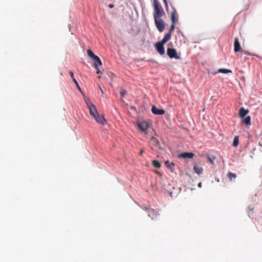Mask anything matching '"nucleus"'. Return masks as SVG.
Segmentation results:
<instances>
[{
    "label": "nucleus",
    "mask_w": 262,
    "mask_h": 262,
    "mask_svg": "<svg viewBox=\"0 0 262 262\" xmlns=\"http://www.w3.org/2000/svg\"><path fill=\"white\" fill-rule=\"evenodd\" d=\"M127 94V92L125 90H122L120 91V94L122 97H123L124 95H125Z\"/></svg>",
    "instance_id": "nucleus-27"
},
{
    "label": "nucleus",
    "mask_w": 262,
    "mask_h": 262,
    "mask_svg": "<svg viewBox=\"0 0 262 262\" xmlns=\"http://www.w3.org/2000/svg\"><path fill=\"white\" fill-rule=\"evenodd\" d=\"M208 159L209 160V161H210V162L211 163V164H213V160L214 159V158H212V159L208 156Z\"/></svg>",
    "instance_id": "nucleus-28"
},
{
    "label": "nucleus",
    "mask_w": 262,
    "mask_h": 262,
    "mask_svg": "<svg viewBox=\"0 0 262 262\" xmlns=\"http://www.w3.org/2000/svg\"><path fill=\"white\" fill-rule=\"evenodd\" d=\"M99 88H100V91H101V92L102 94H103V91L102 89H101V88L100 87V85L99 86Z\"/></svg>",
    "instance_id": "nucleus-31"
},
{
    "label": "nucleus",
    "mask_w": 262,
    "mask_h": 262,
    "mask_svg": "<svg viewBox=\"0 0 262 262\" xmlns=\"http://www.w3.org/2000/svg\"><path fill=\"white\" fill-rule=\"evenodd\" d=\"M249 111L248 110H245L243 107H242L239 110L238 115H247Z\"/></svg>",
    "instance_id": "nucleus-22"
},
{
    "label": "nucleus",
    "mask_w": 262,
    "mask_h": 262,
    "mask_svg": "<svg viewBox=\"0 0 262 262\" xmlns=\"http://www.w3.org/2000/svg\"><path fill=\"white\" fill-rule=\"evenodd\" d=\"M164 45V43L160 41L156 43L155 45L157 51L160 55H163L165 53Z\"/></svg>",
    "instance_id": "nucleus-6"
},
{
    "label": "nucleus",
    "mask_w": 262,
    "mask_h": 262,
    "mask_svg": "<svg viewBox=\"0 0 262 262\" xmlns=\"http://www.w3.org/2000/svg\"><path fill=\"white\" fill-rule=\"evenodd\" d=\"M69 74L73 80V81L75 83V84H76L77 89H78V90L81 92V88L80 87L78 82L77 81V80H76V79L75 78L74 76V73L72 71H70L69 72Z\"/></svg>",
    "instance_id": "nucleus-14"
},
{
    "label": "nucleus",
    "mask_w": 262,
    "mask_h": 262,
    "mask_svg": "<svg viewBox=\"0 0 262 262\" xmlns=\"http://www.w3.org/2000/svg\"><path fill=\"white\" fill-rule=\"evenodd\" d=\"M165 164L168 168L170 169L171 172H174V164L172 162L169 163L168 161H166L165 162Z\"/></svg>",
    "instance_id": "nucleus-19"
},
{
    "label": "nucleus",
    "mask_w": 262,
    "mask_h": 262,
    "mask_svg": "<svg viewBox=\"0 0 262 262\" xmlns=\"http://www.w3.org/2000/svg\"><path fill=\"white\" fill-rule=\"evenodd\" d=\"M227 176L229 179L231 181H232L233 179H235L236 177V174L232 173L231 172H228Z\"/></svg>",
    "instance_id": "nucleus-23"
},
{
    "label": "nucleus",
    "mask_w": 262,
    "mask_h": 262,
    "mask_svg": "<svg viewBox=\"0 0 262 262\" xmlns=\"http://www.w3.org/2000/svg\"><path fill=\"white\" fill-rule=\"evenodd\" d=\"M194 154L192 152H183L178 156L179 158H182L183 159H192L194 157Z\"/></svg>",
    "instance_id": "nucleus-11"
},
{
    "label": "nucleus",
    "mask_w": 262,
    "mask_h": 262,
    "mask_svg": "<svg viewBox=\"0 0 262 262\" xmlns=\"http://www.w3.org/2000/svg\"><path fill=\"white\" fill-rule=\"evenodd\" d=\"M241 118V122L246 125L250 126L251 125V118L250 116H240Z\"/></svg>",
    "instance_id": "nucleus-9"
},
{
    "label": "nucleus",
    "mask_w": 262,
    "mask_h": 262,
    "mask_svg": "<svg viewBox=\"0 0 262 262\" xmlns=\"http://www.w3.org/2000/svg\"><path fill=\"white\" fill-rule=\"evenodd\" d=\"M163 1L164 3L165 7L166 8H167L168 7V4H167V2L166 0H163Z\"/></svg>",
    "instance_id": "nucleus-29"
},
{
    "label": "nucleus",
    "mask_w": 262,
    "mask_h": 262,
    "mask_svg": "<svg viewBox=\"0 0 262 262\" xmlns=\"http://www.w3.org/2000/svg\"><path fill=\"white\" fill-rule=\"evenodd\" d=\"M154 20L156 26L158 31L160 32H162L165 29V25L164 21L160 18H155Z\"/></svg>",
    "instance_id": "nucleus-4"
},
{
    "label": "nucleus",
    "mask_w": 262,
    "mask_h": 262,
    "mask_svg": "<svg viewBox=\"0 0 262 262\" xmlns=\"http://www.w3.org/2000/svg\"><path fill=\"white\" fill-rule=\"evenodd\" d=\"M108 7L110 8H113L114 7V5L113 4H110L108 5Z\"/></svg>",
    "instance_id": "nucleus-30"
},
{
    "label": "nucleus",
    "mask_w": 262,
    "mask_h": 262,
    "mask_svg": "<svg viewBox=\"0 0 262 262\" xmlns=\"http://www.w3.org/2000/svg\"><path fill=\"white\" fill-rule=\"evenodd\" d=\"M171 36V34H170V33H167L165 35L164 37H163L161 42L165 44L170 39Z\"/></svg>",
    "instance_id": "nucleus-18"
},
{
    "label": "nucleus",
    "mask_w": 262,
    "mask_h": 262,
    "mask_svg": "<svg viewBox=\"0 0 262 262\" xmlns=\"http://www.w3.org/2000/svg\"><path fill=\"white\" fill-rule=\"evenodd\" d=\"M137 126L138 128L144 133L147 134V129L149 127V123L145 120L138 121L136 123Z\"/></svg>",
    "instance_id": "nucleus-3"
},
{
    "label": "nucleus",
    "mask_w": 262,
    "mask_h": 262,
    "mask_svg": "<svg viewBox=\"0 0 262 262\" xmlns=\"http://www.w3.org/2000/svg\"><path fill=\"white\" fill-rule=\"evenodd\" d=\"M193 170L198 174H200L203 172V168L196 164L193 166Z\"/></svg>",
    "instance_id": "nucleus-17"
},
{
    "label": "nucleus",
    "mask_w": 262,
    "mask_h": 262,
    "mask_svg": "<svg viewBox=\"0 0 262 262\" xmlns=\"http://www.w3.org/2000/svg\"><path fill=\"white\" fill-rule=\"evenodd\" d=\"M151 112L155 115H163L165 113L163 109L158 108L155 105L152 106Z\"/></svg>",
    "instance_id": "nucleus-10"
},
{
    "label": "nucleus",
    "mask_w": 262,
    "mask_h": 262,
    "mask_svg": "<svg viewBox=\"0 0 262 262\" xmlns=\"http://www.w3.org/2000/svg\"><path fill=\"white\" fill-rule=\"evenodd\" d=\"M167 54L170 58H175L176 59L180 58V56L177 54L176 49L173 48H168L167 49Z\"/></svg>",
    "instance_id": "nucleus-5"
},
{
    "label": "nucleus",
    "mask_w": 262,
    "mask_h": 262,
    "mask_svg": "<svg viewBox=\"0 0 262 262\" xmlns=\"http://www.w3.org/2000/svg\"><path fill=\"white\" fill-rule=\"evenodd\" d=\"M92 117L99 124L104 125L106 123V120L104 118V116H92Z\"/></svg>",
    "instance_id": "nucleus-7"
},
{
    "label": "nucleus",
    "mask_w": 262,
    "mask_h": 262,
    "mask_svg": "<svg viewBox=\"0 0 262 262\" xmlns=\"http://www.w3.org/2000/svg\"><path fill=\"white\" fill-rule=\"evenodd\" d=\"M201 185H202V183L200 182L199 184H198V186L199 187H201Z\"/></svg>",
    "instance_id": "nucleus-33"
},
{
    "label": "nucleus",
    "mask_w": 262,
    "mask_h": 262,
    "mask_svg": "<svg viewBox=\"0 0 262 262\" xmlns=\"http://www.w3.org/2000/svg\"><path fill=\"white\" fill-rule=\"evenodd\" d=\"M148 215L149 217L151 218V220H153L154 216H157L159 215L158 211L154 210L153 209H149L147 211Z\"/></svg>",
    "instance_id": "nucleus-12"
},
{
    "label": "nucleus",
    "mask_w": 262,
    "mask_h": 262,
    "mask_svg": "<svg viewBox=\"0 0 262 262\" xmlns=\"http://www.w3.org/2000/svg\"><path fill=\"white\" fill-rule=\"evenodd\" d=\"M242 50L243 49H242L240 43L238 41V39L237 37H236L234 39V51L235 53H237L238 52H241Z\"/></svg>",
    "instance_id": "nucleus-8"
},
{
    "label": "nucleus",
    "mask_w": 262,
    "mask_h": 262,
    "mask_svg": "<svg viewBox=\"0 0 262 262\" xmlns=\"http://www.w3.org/2000/svg\"><path fill=\"white\" fill-rule=\"evenodd\" d=\"M87 53L88 56L91 58L94 62V67L97 70V73L100 74L102 73V72L98 68V65H102V62L100 59V58L95 55L92 51L90 49L88 50Z\"/></svg>",
    "instance_id": "nucleus-2"
},
{
    "label": "nucleus",
    "mask_w": 262,
    "mask_h": 262,
    "mask_svg": "<svg viewBox=\"0 0 262 262\" xmlns=\"http://www.w3.org/2000/svg\"><path fill=\"white\" fill-rule=\"evenodd\" d=\"M87 105L90 111V115H95L97 110L95 105L91 103L87 104Z\"/></svg>",
    "instance_id": "nucleus-15"
},
{
    "label": "nucleus",
    "mask_w": 262,
    "mask_h": 262,
    "mask_svg": "<svg viewBox=\"0 0 262 262\" xmlns=\"http://www.w3.org/2000/svg\"><path fill=\"white\" fill-rule=\"evenodd\" d=\"M152 164L155 168H159L161 166V163L157 160L152 161Z\"/></svg>",
    "instance_id": "nucleus-20"
},
{
    "label": "nucleus",
    "mask_w": 262,
    "mask_h": 262,
    "mask_svg": "<svg viewBox=\"0 0 262 262\" xmlns=\"http://www.w3.org/2000/svg\"><path fill=\"white\" fill-rule=\"evenodd\" d=\"M154 18H158L165 15V12L158 0H154Z\"/></svg>",
    "instance_id": "nucleus-1"
},
{
    "label": "nucleus",
    "mask_w": 262,
    "mask_h": 262,
    "mask_svg": "<svg viewBox=\"0 0 262 262\" xmlns=\"http://www.w3.org/2000/svg\"><path fill=\"white\" fill-rule=\"evenodd\" d=\"M218 72L224 73V74H227L229 73H232V71L230 70L226 69H220L218 70Z\"/></svg>",
    "instance_id": "nucleus-21"
},
{
    "label": "nucleus",
    "mask_w": 262,
    "mask_h": 262,
    "mask_svg": "<svg viewBox=\"0 0 262 262\" xmlns=\"http://www.w3.org/2000/svg\"><path fill=\"white\" fill-rule=\"evenodd\" d=\"M238 142H239V140H238V136H235L234 138V139H233V146H234V147H236L238 145Z\"/></svg>",
    "instance_id": "nucleus-24"
},
{
    "label": "nucleus",
    "mask_w": 262,
    "mask_h": 262,
    "mask_svg": "<svg viewBox=\"0 0 262 262\" xmlns=\"http://www.w3.org/2000/svg\"><path fill=\"white\" fill-rule=\"evenodd\" d=\"M171 20L173 24H175L178 20L177 12L174 8H173L171 15Z\"/></svg>",
    "instance_id": "nucleus-13"
},
{
    "label": "nucleus",
    "mask_w": 262,
    "mask_h": 262,
    "mask_svg": "<svg viewBox=\"0 0 262 262\" xmlns=\"http://www.w3.org/2000/svg\"><path fill=\"white\" fill-rule=\"evenodd\" d=\"M174 24H175L172 23V24L170 26L169 31L168 33H170L171 34H172V32L173 31L174 29Z\"/></svg>",
    "instance_id": "nucleus-26"
},
{
    "label": "nucleus",
    "mask_w": 262,
    "mask_h": 262,
    "mask_svg": "<svg viewBox=\"0 0 262 262\" xmlns=\"http://www.w3.org/2000/svg\"><path fill=\"white\" fill-rule=\"evenodd\" d=\"M151 144L153 146L157 147L158 149L160 148V143L158 140L156 138L152 137L151 139Z\"/></svg>",
    "instance_id": "nucleus-16"
},
{
    "label": "nucleus",
    "mask_w": 262,
    "mask_h": 262,
    "mask_svg": "<svg viewBox=\"0 0 262 262\" xmlns=\"http://www.w3.org/2000/svg\"><path fill=\"white\" fill-rule=\"evenodd\" d=\"M143 153V149H142V150L140 151V155H141Z\"/></svg>",
    "instance_id": "nucleus-32"
},
{
    "label": "nucleus",
    "mask_w": 262,
    "mask_h": 262,
    "mask_svg": "<svg viewBox=\"0 0 262 262\" xmlns=\"http://www.w3.org/2000/svg\"><path fill=\"white\" fill-rule=\"evenodd\" d=\"M241 53H242L243 54H244L245 55H249V56H253L254 55L253 54L249 52V51L244 50H242V51H241Z\"/></svg>",
    "instance_id": "nucleus-25"
}]
</instances>
